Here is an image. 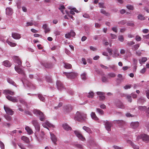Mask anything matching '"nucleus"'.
Masks as SVG:
<instances>
[{"label": "nucleus", "mask_w": 149, "mask_h": 149, "mask_svg": "<svg viewBox=\"0 0 149 149\" xmlns=\"http://www.w3.org/2000/svg\"><path fill=\"white\" fill-rule=\"evenodd\" d=\"M74 133L77 137L79 139H81V141H84L85 140V138L79 131H74Z\"/></svg>", "instance_id": "obj_7"}, {"label": "nucleus", "mask_w": 149, "mask_h": 149, "mask_svg": "<svg viewBox=\"0 0 149 149\" xmlns=\"http://www.w3.org/2000/svg\"><path fill=\"white\" fill-rule=\"evenodd\" d=\"M132 147L134 149H139V147L136 145H134V144H132Z\"/></svg>", "instance_id": "obj_55"}, {"label": "nucleus", "mask_w": 149, "mask_h": 149, "mask_svg": "<svg viewBox=\"0 0 149 149\" xmlns=\"http://www.w3.org/2000/svg\"><path fill=\"white\" fill-rule=\"evenodd\" d=\"M12 37L15 39H19L21 37L20 35L16 33H12Z\"/></svg>", "instance_id": "obj_16"}, {"label": "nucleus", "mask_w": 149, "mask_h": 149, "mask_svg": "<svg viewBox=\"0 0 149 149\" xmlns=\"http://www.w3.org/2000/svg\"><path fill=\"white\" fill-rule=\"evenodd\" d=\"M46 81L49 82H52V79L51 78L49 77H46Z\"/></svg>", "instance_id": "obj_51"}, {"label": "nucleus", "mask_w": 149, "mask_h": 149, "mask_svg": "<svg viewBox=\"0 0 149 149\" xmlns=\"http://www.w3.org/2000/svg\"><path fill=\"white\" fill-rule=\"evenodd\" d=\"M78 11V10L75 8H73L71 10L70 13L71 14L73 15L75 14L74 12H77Z\"/></svg>", "instance_id": "obj_32"}, {"label": "nucleus", "mask_w": 149, "mask_h": 149, "mask_svg": "<svg viewBox=\"0 0 149 149\" xmlns=\"http://www.w3.org/2000/svg\"><path fill=\"white\" fill-rule=\"evenodd\" d=\"M15 71L19 74L23 75L25 77L26 74L24 71L21 68H20L18 65H16L15 67Z\"/></svg>", "instance_id": "obj_4"}, {"label": "nucleus", "mask_w": 149, "mask_h": 149, "mask_svg": "<svg viewBox=\"0 0 149 149\" xmlns=\"http://www.w3.org/2000/svg\"><path fill=\"white\" fill-rule=\"evenodd\" d=\"M7 81L9 83L13 85V86H15L17 87L16 84L10 78H8L7 79Z\"/></svg>", "instance_id": "obj_27"}, {"label": "nucleus", "mask_w": 149, "mask_h": 149, "mask_svg": "<svg viewBox=\"0 0 149 149\" xmlns=\"http://www.w3.org/2000/svg\"><path fill=\"white\" fill-rule=\"evenodd\" d=\"M137 138L138 139H142V140L146 143L148 142L149 140V136L145 134H141Z\"/></svg>", "instance_id": "obj_5"}, {"label": "nucleus", "mask_w": 149, "mask_h": 149, "mask_svg": "<svg viewBox=\"0 0 149 149\" xmlns=\"http://www.w3.org/2000/svg\"><path fill=\"white\" fill-rule=\"evenodd\" d=\"M5 117L6 120L8 121L11 120L12 119L11 117L8 115H5Z\"/></svg>", "instance_id": "obj_45"}, {"label": "nucleus", "mask_w": 149, "mask_h": 149, "mask_svg": "<svg viewBox=\"0 0 149 149\" xmlns=\"http://www.w3.org/2000/svg\"><path fill=\"white\" fill-rule=\"evenodd\" d=\"M33 25V23L32 22H28L26 23V26H32Z\"/></svg>", "instance_id": "obj_58"}, {"label": "nucleus", "mask_w": 149, "mask_h": 149, "mask_svg": "<svg viewBox=\"0 0 149 149\" xmlns=\"http://www.w3.org/2000/svg\"><path fill=\"white\" fill-rule=\"evenodd\" d=\"M116 76V74L113 72L109 73L107 74V77L108 78L110 79L111 78H113Z\"/></svg>", "instance_id": "obj_28"}, {"label": "nucleus", "mask_w": 149, "mask_h": 149, "mask_svg": "<svg viewBox=\"0 0 149 149\" xmlns=\"http://www.w3.org/2000/svg\"><path fill=\"white\" fill-rule=\"evenodd\" d=\"M126 116L127 117H133L134 116L133 115L131 114L130 113H127L126 114Z\"/></svg>", "instance_id": "obj_62"}, {"label": "nucleus", "mask_w": 149, "mask_h": 149, "mask_svg": "<svg viewBox=\"0 0 149 149\" xmlns=\"http://www.w3.org/2000/svg\"><path fill=\"white\" fill-rule=\"evenodd\" d=\"M104 125L106 129L108 131H110L111 130V127L112 126L111 123L106 120L104 123Z\"/></svg>", "instance_id": "obj_8"}, {"label": "nucleus", "mask_w": 149, "mask_h": 149, "mask_svg": "<svg viewBox=\"0 0 149 149\" xmlns=\"http://www.w3.org/2000/svg\"><path fill=\"white\" fill-rule=\"evenodd\" d=\"M105 99V97L104 96H99V100H104Z\"/></svg>", "instance_id": "obj_63"}, {"label": "nucleus", "mask_w": 149, "mask_h": 149, "mask_svg": "<svg viewBox=\"0 0 149 149\" xmlns=\"http://www.w3.org/2000/svg\"><path fill=\"white\" fill-rule=\"evenodd\" d=\"M4 109L5 110L6 113L9 115H12L14 113V112L13 111H12L10 109V108L6 107L5 106H4Z\"/></svg>", "instance_id": "obj_10"}, {"label": "nucleus", "mask_w": 149, "mask_h": 149, "mask_svg": "<svg viewBox=\"0 0 149 149\" xmlns=\"http://www.w3.org/2000/svg\"><path fill=\"white\" fill-rule=\"evenodd\" d=\"M0 146L1 149H5V146L3 143L0 141Z\"/></svg>", "instance_id": "obj_48"}, {"label": "nucleus", "mask_w": 149, "mask_h": 149, "mask_svg": "<svg viewBox=\"0 0 149 149\" xmlns=\"http://www.w3.org/2000/svg\"><path fill=\"white\" fill-rule=\"evenodd\" d=\"M143 38L144 39H149V34L147 35H143Z\"/></svg>", "instance_id": "obj_60"}, {"label": "nucleus", "mask_w": 149, "mask_h": 149, "mask_svg": "<svg viewBox=\"0 0 149 149\" xmlns=\"http://www.w3.org/2000/svg\"><path fill=\"white\" fill-rule=\"evenodd\" d=\"M33 113L36 115L39 116L40 118V120L43 121L45 119V118L43 113L40 110L37 109H34L33 110Z\"/></svg>", "instance_id": "obj_2"}, {"label": "nucleus", "mask_w": 149, "mask_h": 149, "mask_svg": "<svg viewBox=\"0 0 149 149\" xmlns=\"http://www.w3.org/2000/svg\"><path fill=\"white\" fill-rule=\"evenodd\" d=\"M75 35V33L73 31H71L70 33L65 34V36L67 38H69L71 36H74Z\"/></svg>", "instance_id": "obj_14"}, {"label": "nucleus", "mask_w": 149, "mask_h": 149, "mask_svg": "<svg viewBox=\"0 0 149 149\" xmlns=\"http://www.w3.org/2000/svg\"><path fill=\"white\" fill-rule=\"evenodd\" d=\"M13 59L15 63H16L18 65L21 66L22 64V62L19 57L15 56L13 57Z\"/></svg>", "instance_id": "obj_9"}, {"label": "nucleus", "mask_w": 149, "mask_h": 149, "mask_svg": "<svg viewBox=\"0 0 149 149\" xmlns=\"http://www.w3.org/2000/svg\"><path fill=\"white\" fill-rule=\"evenodd\" d=\"M107 50L109 53L110 55H111L112 54V50L110 48L108 47L107 48Z\"/></svg>", "instance_id": "obj_57"}, {"label": "nucleus", "mask_w": 149, "mask_h": 149, "mask_svg": "<svg viewBox=\"0 0 149 149\" xmlns=\"http://www.w3.org/2000/svg\"><path fill=\"white\" fill-rule=\"evenodd\" d=\"M86 114L82 112L77 111L75 115L74 119L78 121L82 122L86 118Z\"/></svg>", "instance_id": "obj_1"}, {"label": "nucleus", "mask_w": 149, "mask_h": 149, "mask_svg": "<svg viewBox=\"0 0 149 149\" xmlns=\"http://www.w3.org/2000/svg\"><path fill=\"white\" fill-rule=\"evenodd\" d=\"M32 124L34 126L37 132H39L40 129V126L37 120H33L32 121Z\"/></svg>", "instance_id": "obj_6"}, {"label": "nucleus", "mask_w": 149, "mask_h": 149, "mask_svg": "<svg viewBox=\"0 0 149 149\" xmlns=\"http://www.w3.org/2000/svg\"><path fill=\"white\" fill-rule=\"evenodd\" d=\"M38 96L39 99L41 101L45 102V98L43 97L42 94H38Z\"/></svg>", "instance_id": "obj_30"}, {"label": "nucleus", "mask_w": 149, "mask_h": 149, "mask_svg": "<svg viewBox=\"0 0 149 149\" xmlns=\"http://www.w3.org/2000/svg\"><path fill=\"white\" fill-rule=\"evenodd\" d=\"M118 40L119 41L123 42L124 41V38L122 35H120L118 36Z\"/></svg>", "instance_id": "obj_46"}, {"label": "nucleus", "mask_w": 149, "mask_h": 149, "mask_svg": "<svg viewBox=\"0 0 149 149\" xmlns=\"http://www.w3.org/2000/svg\"><path fill=\"white\" fill-rule=\"evenodd\" d=\"M139 110L141 111H144L147 109V107L146 106H139L138 107Z\"/></svg>", "instance_id": "obj_35"}, {"label": "nucleus", "mask_w": 149, "mask_h": 149, "mask_svg": "<svg viewBox=\"0 0 149 149\" xmlns=\"http://www.w3.org/2000/svg\"><path fill=\"white\" fill-rule=\"evenodd\" d=\"M3 65L6 67H10L11 66L12 64L9 61L6 60L3 62Z\"/></svg>", "instance_id": "obj_17"}, {"label": "nucleus", "mask_w": 149, "mask_h": 149, "mask_svg": "<svg viewBox=\"0 0 149 149\" xmlns=\"http://www.w3.org/2000/svg\"><path fill=\"white\" fill-rule=\"evenodd\" d=\"M50 135H51V139L54 143V144H56V142L57 141L56 138L55 136V135L53 134L50 133Z\"/></svg>", "instance_id": "obj_20"}, {"label": "nucleus", "mask_w": 149, "mask_h": 149, "mask_svg": "<svg viewBox=\"0 0 149 149\" xmlns=\"http://www.w3.org/2000/svg\"><path fill=\"white\" fill-rule=\"evenodd\" d=\"M127 8L131 10H133L134 9V7L132 5H127Z\"/></svg>", "instance_id": "obj_49"}, {"label": "nucleus", "mask_w": 149, "mask_h": 149, "mask_svg": "<svg viewBox=\"0 0 149 149\" xmlns=\"http://www.w3.org/2000/svg\"><path fill=\"white\" fill-rule=\"evenodd\" d=\"M7 42L10 46L12 47L15 46L16 45V43H13L9 41H7Z\"/></svg>", "instance_id": "obj_37"}, {"label": "nucleus", "mask_w": 149, "mask_h": 149, "mask_svg": "<svg viewBox=\"0 0 149 149\" xmlns=\"http://www.w3.org/2000/svg\"><path fill=\"white\" fill-rule=\"evenodd\" d=\"M6 97L8 100L13 102H17L18 101L17 99L15 98L10 96L8 95H6Z\"/></svg>", "instance_id": "obj_11"}, {"label": "nucleus", "mask_w": 149, "mask_h": 149, "mask_svg": "<svg viewBox=\"0 0 149 149\" xmlns=\"http://www.w3.org/2000/svg\"><path fill=\"white\" fill-rule=\"evenodd\" d=\"M97 95L100 96H103L104 94V93L101 92H97Z\"/></svg>", "instance_id": "obj_64"}, {"label": "nucleus", "mask_w": 149, "mask_h": 149, "mask_svg": "<svg viewBox=\"0 0 149 149\" xmlns=\"http://www.w3.org/2000/svg\"><path fill=\"white\" fill-rule=\"evenodd\" d=\"M57 86L58 87V88L59 90H61L63 87V85L61 82V81H58L56 83Z\"/></svg>", "instance_id": "obj_19"}, {"label": "nucleus", "mask_w": 149, "mask_h": 149, "mask_svg": "<svg viewBox=\"0 0 149 149\" xmlns=\"http://www.w3.org/2000/svg\"><path fill=\"white\" fill-rule=\"evenodd\" d=\"M114 53L113 55V57L114 58H116V57H117L119 56V54L118 52V50L116 49L114 51Z\"/></svg>", "instance_id": "obj_31"}, {"label": "nucleus", "mask_w": 149, "mask_h": 149, "mask_svg": "<svg viewBox=\"0 0 149 149\" xmlns=\"http://www.w3.org/2000/svg\"><path fill=\"white\" fill-rule=\"evenodd\" d=\"M116 106L118 108L124 109L125 108L123 104L120 101H118L116 103Z\"/></svg>", "instance_id": "obj_15"}, {"label": "nucleus", "mask_w": 149, "mask_h": 149, "mask_svg": "<svg viewBox=\"0 0 149 149\" xmlns=\"http://www.w3.org/2000/svg\"><path fill=\"white\" fill-rule=\"evenodd\" d=\"M135 44V42L133 41H128L127 45L129 46H131Z\"/></svg>", "instance_id": "obj_47"}, {"label": "nucleus", "mask_w": 149, "mask_h": 149, "mask_svg": "<svg viewBox=\"0 0 149 149\" xmlns=\"http://www.w3.org/2000/svg\"><path fill=\"white\" fill-rule=\"evenodd\" d=\"M149 31V30L147 29H144L143 30L142 32L144 33H146Z\"/></svg>", "instance_id": "obj_61"}, {"label": "nucleus", "mask_w": 149, "mask_h": 149, "mask_svg": "<svg viewBox=\"0 0 149 149\" xmlns=\"http://www.w3.org/2000/svg\"><path fill=\"white\" fill-rule=\"evenodd\" d=\"M139 125V123L138 122H132L130 124L131 128L133 129H136Z\"/></svg>", "instance_id": "obj_13"}, {"label": "nucleus", "mask_w": 149, "mask_h": 149, "mask_svg": "<svg viewBox=\"0 0 149 149\" xmlns=\"http://www.w3.org/2000/svg\"><path fill=\"white\" fill-rule=\"evenodd\" d=\"M42 64L45 68H49L52 66V65L47 62H45L44 63H42Z\"/></svg>", "instance_id": "obj_26"}, {"label": "nucleus", "mask_w": 149, "mask_h": 149, "mask_svg": "<svg viewBox=\"0 0 149 149\" xmlns=\"http://www.w3.org/2000/svg\"><path fill=\"white\" fill-rule=\"evenodd\" d=\"M139 47V44L134 45L132 47V49L135 50H137Z\"/></svg>", "instance_id": "obj_41"}, {"label": "nucleus", "mask_w": 149, "mask_h": 149, "mask_svg": "<svg viewBox=\"0 0 149 149\" xmlns=\"http://www.w3.org/2000/svg\"><path fill=\"white\" fill-rule=\"evenodd\" d=\"M64 74H65L67 77L70 79H72L75 78L77 76L76 73L74 72L70 73H67L64 72Z\"/></svg>", "instance_id": "obj_3"}, {"label": "nucleus", "mask_w": 149, "mask_h": 149, "mask_svg": "<svg viewBox=\"0 0 149 149\" xmlns=\"http://www.w3.org/2000/svg\"><path fill=\"white\" fill-rule=\"evenodd\" d=\"M65 7L63 5H61L60 6V7L59 8V9L61 10V12L63 14H64V13H63V10L65 9Z\"/></svg>", "instance_id": "obj_42"}, {"label": "nucleus", "mask_w": 149, "mask_h": 149, "mask_svg": "<svg viewBox=\"0 0 149 149\" xmlns=\"http://www.w3.org/2000/svg\"><path fill=\"white\" fill-rule=\"evenodd\" d=\"M63 128L66 130H71V128L66 123L63 124Z\"/></svg>", "instance_id": "obj_25"}, {"label": "nucleus", "mask_w": 149, "mask_h": 149, "mask_svg": "<svg viewBox=\"0 0 149 149\" xmlns=\"http://www.w3.org/2000/svg\"><path fill=\"white\" fill-rule=\"evenodd\" d=\"M127 25L128 26H134V23L132 22H128L127 23Z\"/></svg>", "instance_id": "obj_50"}, {"label": "nucleus", "mask_w": 149, "mask_h": 149, "mask_svg": "<svg viewBox=\"0 0 149 149\" xmlns=\"http://www.w3.org/2000/svg\"><path fill=\"white\" fill-rule=\"evenodd\" d=\"M94 96V93L92 92H90L88 93L87 95V97L89 98H93Z\"/></svg>", "instance_id": "obj_39"}, {"label": "nucleus", "mask_w": 149, "mask_h": 149, "mask_svg": "<svg viewBox=\"0 0 149 149\" xmlns=\"http://www.w3.org/2000/svg\"><path fill=\"white\" fill-rule=\"evenodd\" d=\"M19 101L20 103L26 105V103L25 102L24 100L22 99H19Z\"/></svg>", "instance_id": "obj_52"}, {"label": "nucleus", "mask_w": 149, "mask_h": 149, "mask_svg": "<svg viewBox=\"0 0 149 149\" xmlns=\"http://www.w3.org/2000/svg\"><path fill=\"white\" fill-rule=\"evenodd\" d=\"M21 139L26 143H29L30 142L29 138L26 136H23L21 137Z\"/></svg>", "instance_id": "obj_22"}, {"label": "nucleus", "mask_w": 149, "mask_h": 149, "mask_svg": "<svg viewBox=\"0 0 149 149\" xmlns=\"http://www.w3.org/2000/svg\"><path fill=\"white\" fill-rule=\"evenodd\" d=\"M101 12L102 13L107 16H109L110 15V14L109 13L106 12V11L104 9H101Z\"/></svg>", "instance_id": "obj_38"}, {"label": "nucleus", "mask_w": 149, "mask_h": 149, "mask_svg": "<svg viewBox=\"0 0 149 149\" xmlns=\"http://www.w3.org/2000/svg\"><path fill=\"white\" fill-rule=\"evenodd\" d=\"M83 129L89 133H92V131L88 127L84 126L83 127Z\"/></svg>", "instance_id": "obj_29"}, {"label": "nucleus", "mask_w": 149, "mask_h": 149, "mask_svg": "<svg viewBox=\"0 0 149 149\" xmlns=\"http://www.w3.org/2000/svg\"><path fill=\"white\" fill-rule=\"evenodd\" d=\"M25 129L29 134H32L33 133L32 130L29 126L26 127Z\"/></svg>", "instance_id": "obj_24"}, {"label": "nucleus", "mask_w": 149, "mask_h": 149, "mask_svg": "<svg viewBox=\"0 0 149 149\" xmlns=\"http://www.w3.org/2000/svg\"><path fill=\"white\" fill-rule=\"evenodd\" d=\"M114 121V123L118 124L120 127L123 125L125 124V122L122 120H116Z\"/></svg>", "instance_id": "obj_12"}, {"label": "nucleus", "mask_w": 149, "mask_h": 149, "mask_svg": "<svg viewBox=\"0 0 149 149\" xmlns=\"http://www.w3.org/2000/svg\"><path fill=\"white\" fill-rule=\"evenodd\" d=\"M126 22V21L125 20H122L118 22V24H121L122 25L124 24Z\"/></svg>", "instance_id": "obj_56"}, {"label": "nucleus", "mask_w": 149, "mask_h": 149, "mask_svg": "<svg viewBox=\"0 0 149 149\" xmlns=\"http://www.w3.org/2000/svg\"><path fill=\"white\" fill-rule=\"evenodd\" d=\"M99 5L100 8H105V7L104 6V3H99Z\"/></svg>", "instance_id": "obj_54"}, {"label": "nucleus", "mask_w": 149, "mask_h": 149, "mask_svg": "<svg viewBox=\"0 0 149 149\" xmlns=\"http://www.w3.org/2000/svg\"><path fill=\"white\" fill-rule=\"evenodd\" d=\"M127 99L128 101L130 102H132V99L131 96L130 95H127L126 96Z\"/></svg>", "instance_id": "obj_43"}, {"label": "nucleus", "mask_w": 149, "mask_h": 149, "mask_svg": "<svg viewBox=\"0 0 149 149\" xmlns=\"http://www.w3.org/2000/svg\"><path fill=\"white\" fill-rule=\"evenodd\" d=\"M6 13L7 15H10L13 13V10L10 7L7 8L6 9Z\"/></svg>", "instance_id": "obj_18"}, {"label": "nucleus", "mask_w": 149, "mask_h": 149, "mask_svg": "<svg viewBox=\"0 0 149 149\" xmlns=\"http://www.w3.org/2000/svg\"><path fill=\"white\" fill-rule=\"evenodd\" d=\"M138 19L141 20H144L145 19V18L141 14H139L138 16Z\"/></svg>", "instance_id": "obj_40"}, {"label": "nucleus", "mask_w": 149, "mask_h": 149, "mask_svg": "<svg viewBox=\"0 0 149 149\" xmlns=\"http://www.w3.org/2000/svg\"><path fill=\"white\" fill-rule=\"evenodd\" d=\"M64 67L65 68L67 69H70L72 67V65L69 63H65Z\"/></svg>", "instance_id": "obj_33"}, {"label": "nucleus", "mask_w": 149, "mask_h": 149, "mask_svg": "<svg viewBox=\"0 0 149 149\" xmlns=\"http://www.w3.org/2000/svg\"><path fill=\"white\" fill-rule=\"evenodd\" d=\"M3 93L6 95H8L7 94H9L11 95H14V93L13 92L8 90H6L3 91Z\"/></svg>", "instance_id": "obj_21"}, {"label": "nucleus", "mask_w": 149, "mask_h": 149, "mask_svg": "<svg viewBox=\"0 0 149 149\" xmlns=\"http://www.w3.org/2000/svg\"><path fill=\"white\" fill-rule=\"evenodd\" d=\"M81 78L84 80H85L86 78V74L85 73L82 74L81 75Z\"/></svg>", "instance_id": "obj_44"}, {"label": "nucleus", "mask_w": 149, "mask_h": 149, "mask_svg": "<svg viewBox=\"0 0 149 149\" xmlns=\"http://www.w3.org/2000/svg\"><path fill=\"white\" fill-rule=\"evenodd\" d=\"M91 115L92 118L95 120L97 121L99 120L98 118L96 116L95 113L94 112H92Z\"/></svg>", "instance_id": "obj_23"}, {"label": "nucleus", "mask_w": 149, "mask_h": 149, "mask_svg": "<svg viewBox=\"0 0 149 149\" xmlns=\"http://www.w3.org/2000/svg\"><path fill=\"white\" fill-rule=\"evenodd\" d=\"M131 87V85H126L124 86V88L125 89H128L130 88Z\"/></svg>", "instance_id": "obj_59"}, {"label": "nucleus", "mask_w": 149, "mask_h": 149, "mask_svg": "<svg viewBox=\"0 0 149 149\" xmlns=\"http://www.w3.org/2000/svg\"><path fill=\"white\" fill-rule=\"evenodd\" d=\"M108 79L107 77L104 76H103L102 78V81L103 82H108Z\"/></svg>", "instance_id": "obj_36"}, {"label": "nucleus", "mask_w": 149, "mask_h": 149, "mask_svg": "<svg viewBox=\"0 0 149 149\" xmlns=\"http://www.w3.org/2000/svg\"><path fill=\"white\" fill-rule=\"evenodd\" d=\"M97 112L101 115H103L104 114V111L101 109L99 108L96 109Z\"/></svg>", "instance_id": "obj_34"}, {"label": "nucleus", "mask_w": 149, "mask_h": 149, "mask_svg": "<svg viewBox=\"0 0 149 149\" xmlns=\"http://www.w3.org/2000/svg\"><path fill=\"white\" fill-rule=\"evenodd\" d=\"M136 40L137 41H139L141 40V37L139 35H137L136 36L135 38Z\"/></svg>", "instance_id": "obj_53"}]
</instances>
